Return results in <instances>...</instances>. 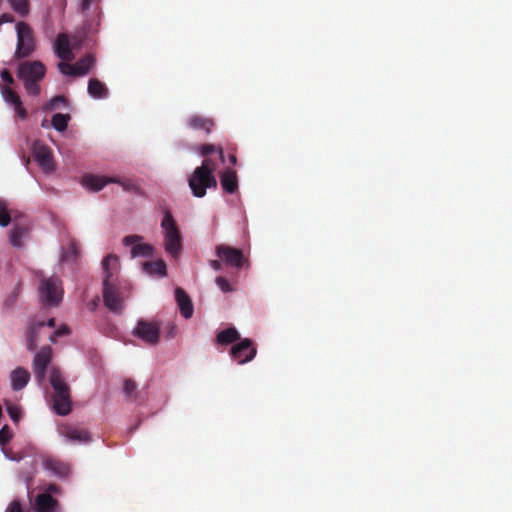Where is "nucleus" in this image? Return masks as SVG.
Segmentation results:
<instances>
[{"label": "nucleus", "instance_id": "8", "mask_svg": "<svg viewBox=\"0 0 512 512\" xmlns=\"http://www.w3.org/2000/svg\"><path fill=\"white\" fill-rule=\"evenodd\" d=\"M132 333L145 343L156 345L160 339V325L156 321L140 319Z\"/></svg>", "mask_w": 512, "mask_h": 512}, {"label": "nucleus", "instance_id": "48", "mask_svg": "<svg viewBox=\"0 0 512 512\" xmlns=\"http://www.w3.org/2000/svg\"><path fill=\"white\" fill-rule=\"evenodd\" d=\"M45 493H49L50 495L51 493L58 494L60 493V487L56 484H49Z\"/></svg>", "mask_w": 512, "mask_h": 512}, {"label": "nucleus", "instance_id": "45", "mask_svg": "<svg viewBox=\"0 0 512 512\" xmlns=\"http://www.w3.org/2000/svg\"><path fill=\"white\" fill-rule=\"evenodd\" d=\"M14 109L19 118H21L22 120L27 118L28 114L26 109L23 107L22 103H20L19 106H15Z\"/></svg>", "mask_w": 512, "mask_h": 512}, {"label": "nucleus", "instance_id": "23", "mask_svg": "<svg viewBox=\"0 0 512 512\" xmlns=\"http://www.w3.org/2000/svg\"><path fill=\"white\" fill-rule=\"evenodd\" d=\"M11 387L14 391L22 390L30 380L28 370L18 367L11 372Z\"/></svg>", "mask_w": 512, "mask_h": 512}, {"label": "nucleus", "instance_id": "19", "mask_svg": "<svg viewBox=\"0 0 512 512\" xmlns=\"http://www.w3.org/2000/svg\"><path fill=\"white\" fill-rule=\"evenodd\" d=\"M44 468L60 478H65L70 474V466L56 458H46L43 462Z\"/></svg>", "mask_w": 512, "mask_h": 512}, {"label": "nucleus", "instance_id": "4", "mask_svg": "<svg viewBox=\"0 0 512 512\" xmlns=\"http://www.w3.org/2000/svg\"><path fill=\"white\" fill-rule=\"evenodd\" d=\"M161 228L163 230L165 251L173 258H177L182 251V235L169 210L164 211Z\"/></svg>", "mask_w": 512, "mask_h": 512}, {"label": "nucleus", "instance_id": "21", "mask_svg": "<svg viewBox=\"0 0 512 512\" xmlns=\"http://www.w3.org/2000/svg\"><path fill=\"white\" fill-rule=\"evenodd\" d=\"M117 183L124 191L138 192L139 187L130 180H121L118 177L98 176V192L101 191L107 184Z\"/></svg>", "mask_w": 512, "mask_h": 512}, {"label": "nucleus", "instance_id": "44", "mask_svg": "<svg viewBox=\"0 0 512 512\" xmlns=\"http://www.w3.org/2000/svg\"><path fill=\"white\" fill-rule=\"evenodd\" d=\"M108 96V89L104 83L98 81V99H103Z\"/></svg>", "mask_w": 512, "mask_h": 512}, {"label": "nucleus", "instance_id": "56", "mask_svg": "<svg viewBox=\"0 0 512 512\" xmlns=\"http://www.w3.org/2000/svg\"><path fill=\"white\" fill-rule=\"evenodd\" d=\"M42 126L45 127L46 126V120H43L42 122Z\"/></svg>", "mask_w": 512, "mask_h": 512}, {"label": "nucleus", "instance_id": "43", "mask_svg": "<svg viewBox=\"0 0 512 512\" xmlns=\"http://www.w3.org/2000/svg\"><path fill=\"white\" fill-rule=\"evenodd\" d=\"M0 75H1V78L2 80L8 84V85H12L14 83V78L13 76L11 75V73L7 70V69H3L1 72H0Z\"/></svg>", "mask_w": 512, "mask_h": 512}, {"label": "nucleus", "instance_id": "26", "mask_svg": "<svg viewBox=\"0 0 512 512\" xmlns=\"http://www.w3.org/2000/svg\"><path fill=\"white\" fill-rule=\"evenodd\" d=\"M44 325H45L44 322H37V323L33 324L29 328L28 335H27V348H28V350L32 351V350H34L36 348L39 330Z\"/></svg>", "mask_w": 512, "mask_h": 512}, {"label": "nucleus", "instance_id": "32", "mask_svg": "<svg viewBox=\"0 0 512 512\" xmlns=\"http://www.w3.org/2000/svg\"><path fill=\"white\" fill-rule=\"evenodd\" d=\"M92 64H93V58L90 56L77 61L75 63L76 76L85 75L88 72V70L90 69V67L92 66Z\"/></svg>", "mask_w": 512, "mask_h": 512}, {"label": "nucleus", "instance_id": "20", "mask_svg": "<svg viewBox=\"0 0 512 512\" xmlns=\"http://www.w3.org/2000/svg\"><path fill=\"white\" fill-rule=\"evenodd\" d=\"M220 183L226 193L234 194L238 190L237 172L227 168L220 174Z\"/></svg>", "mask_w": 512, "mask_h": 512}, {"label": "nucleus", "instance_id": "47", "mask_svg": "<svg viewBox=\"0 0 512 512\" xmlns=\"http://www.w3.org/2000/svg\"><path fill=\"white\" fill-rule=\"evenodd\" d=\"M17 297H18V291L15 290L14 292L11 293V295H9L7 297V299L5 300V305L8 307L13 306L17 300Z\"/></svg>", "mask_w": 512, "mask_h": 512}, {"label": "nucleus", "instance_id": "33", "mask_svg": "<svg viewBox=\"0 0 512 512\" xmlns=\"http://www.w3.org/2000/svg\"><path fill=\"white\" fill-rule=\"evenodd\" d=\"M67 103V100L62 95H57L53 97L51 100H49L43 107V110L46 112L55 110L60 107L61 104L65 105Z\"/></svg>", "mask_w": 512, "mask_h": 512}, {"label": "nucleus", "instance_id": "31", "mask_svg": "<svg viewBox=\"0 0 512 512\" xmlns=\"http://www.w3.org/2000/svg\"><path fill=\"white\" fill-rule=\"evenodd\" d=\"M8 2L20 16H26L29 13V0H8Z\"/></svg>", "mask_w": 512, "mask_h": 512}, {"label": "nucleus", "instance_id": "46", "mask_svg": "<svg viewBox=\"0 0 512 512\" xmlns=\"http://www.w3.org/2000/svg\"><path fill=\"white\" fill-rule=\"evenodd\" d=\"M88 93L96 98V78H91L88 83Z\"/></svg>", "mask_w": 512, "mask_h": 512}, {"label": "nucleus", "instance_id": "1", "mask_svg": "<svg viewBox=\"0 0 512 512\" xmlns=\"http://www.w3.org/2000/svg\"><path fill=\"white\" fill-rule=\"evenodd\" d=\"M101 265L104 305L109 311L120 314L130 290L129 283L120 277V259L116 254H109L102 260Z\"/></svg>", "mask_w": 512, "mask_h": 512}, {"label": "nucleus", "instance_id": "16", "mask_svg": "<svg viewBox=\"0 0 512 512\" xmlns=\"http://www.w3.org/2000/svg\"><path fill=\"white\" fill-rule=\"evenodd\" d=\"M175 299L181 315L188 319L192 317L194 308L189 295L180 287L175 289Z\"/></svg>", "mask_w": 512, "mask_h": 512}, {"label": "nucleus", "instance_id": "22", "mask_svg": "<svg viewBox=\"0 0 512 512\" xmlns=\"http://www.w3.org/2000/svg\"><path fill=\"white\" fill-rule=\"evenodd\" d=\"M14 220L15 224L10 231L9 241L14 247L21 248L23 239L28 235L29 228L27 225L18 223L16 217Z\"/></svg>", "mask_w": 512, "mask_h": 512}, {"label": "nucleus", "instance_id": "36", "mask_svg": "<svg viewBox=\"0 0 512 512\" xmlns=\"http://www.w3.org/2000/svg\"><path fill=\"white\" fill-rule=\"evenodd\" d=\"M217 286L220 288V290L224 293L233 292L235 290L232 283H230L225 277L218 276L215 280Z\"/></svg>", "mask_w": 512, "mask_h": 512}, {"label": "nucleus", "instance_id": "24", "mask_svg": "<svg viewBox=\"0 0 512 512\" xmlns=\"http://www.w3.org/2000/svg\"><path fill=\"white\" fill-rule=\"evenodd\" d=\"M144 271L149 275H159L164 277L167 275V266L164 260L145 262L143 264Z\"/></svg>", "mask_w": 512, "mask_h": 512}, {"label": "nucleus", "instance_id": "13", "mask_svg": "<svg viewBox=\"0 0 512 512\" xmlns=\"http://www.w3.org/2000/svg\"><path fill=\"white\" fill-rule=\"evenodd\" d=\"M32 153L34 160L42 170L46 172L54 170L52 151L47 145L38 141L35 142L33 144Z\"/></svg>", "mask_w": 512, "mask_h": 512}, {"label": "nucleus", "instance_id": "51", "mask_svg": "<svg viewBox=\"0 0 512 512\" xmlns=\"http://www.w3.org/2000/svg\"><path fill=\"white\" fill-rule=\"evenodd\" d=\"M91 0H83L82 1V10L85 11L90 7Z\"/></svg>", "mask_w": 512, "mask_h": 512}, {"label": "nucleus", "instance_id": "35", "mask_svg": "<svg viewBox=\"0 0 512 512\" xmlns=\"http://www.w3.org/2000/svg\"><path fill=\"white\" fill-rule=\"evenodd\" d=\"M6 410L10 418L13 422L18 423L21 418V410L20 408L12 403L6 404Z\"/></svg>", "mask_w": 512, "mask_h": 512}, {"label": "nucleus", "instance_id": "11", "mask_svg": "<svg viewBox=\"0 0 512 512\" xmlns=\"http://www.w3.org/2000/svg\"><path fill=\"white\" fill-rule=\"evenodd\" d=\"M58 433L66 441L74 444H85L93 440L88 430L76 425L62 424L58 427Z\"/></svg>", "mask_w": 512, "mask_h": 512}, {"label": "nucleus", "instance_id": "3", "mask_svg": "<svg viewBox=\"0 0 512 512\" xmlns=\"http://www.w3.org/2000/svg\"><path fill=\"white\" fill-rule=\"evenodd\" d=\"M46 68L40 61L22 62L17 71L18 78L23 82L28 95L38 96L41 92L40 82L45 77Z\"/></svg>", "mask_w": 512, "mask_h": 512}, {"label": "nucleus", "instance_id": "40", "mask_svg": "<svg viewBox=\"0 0 512 512\" xmlns=\"http://www.w3.org/2000/svg\"><path fill=\"white\" fill-rule=\"evenodd\" d=\"M83 185L86 186L91 191H96V176L88 175L83 179Z\"/></svg>", "mask_w": 512, "mask_h": 512}, {"label": "nucleus", "instance_id": "5", "mask_svg": "<svg viewBox=\"0 0 512 512\" xmlns=\"http://www.w3.org/2000/svg\"><path fill=\"white\" fill-rule=\"evenodd\" d=\"M61 281L56 276L41 278L38 286L39 298L44 304L58 306L63 297Z\"/></svg>", "mask_w": 512, "mask_h": 512}, {"label": "nucleus", "instance_id": "55", "mask_svg": "<svg viewBox=\"0 0 512 512\" xmlns=\"http://www.w3.org/2000/svg\"><path fill=\"white\" fill-rule=\"evenodd\" d=\"M69 252H71L72 254H74L76 256V254H77L76 246L75 245H71L69 247Z\"/></svg>", "mask_w": 512, "mask_h": 512}, {"label": "nucleus", "instance_id": "7", "mask_svg": "<svg viewBox=\"0 0 512 512\" xmlns=\"http://www.w3.org/2000/svg\"><path fill=\"white\" fill-rule=\"evenodd\" d=\"M188 185L195 197L202 198L206 195L207 189H217L218 182L214 174L196 167L188 178Z\"/></svg>", "mask_w": 512, "mask_h": 512}, {"label": "nucleus", "instance_id": "6", "mask_svg": "<svg viewBox=\"0 0 512 512\" xmlns=\"http://www.w3.org/2000/svg\"><path fill=\"white\" fill-rule=\"evenodd\" d=\"M16 32L17 46L14 58H26L30 56L36 48L33 29L26 22H18L16 25Z\"/></svg>", "mask_w": 512, "mask_h": 512}, {"label": "nucleus", "instance_id": "52", "mask_svg": "<svg viewBox=\"0 0 512 512\" xmlns=\"http://www.w3.org/2000/svg\"><path fill=\"white\" fill-rule=\"evenodd\" d=\"M228 158H229V162H230L232 165H235V164L237 163L236 155H234V154H230Z\"/></svg>", "mask_w": 512, "mask_h": 512}, {"label": "nucleus", "instance_id": "28", "mask_svg": "<svg viewBox=\"0 0 512 512\" xmlns=\"http://www.w3.org/2000/svg\"><path fill=\"white\" fill-rule=\"evenodd\" d=\"M123 393L130 401L137 399V385L134 380L127 378L123 381Z\"/></svg>", "mask_w": 512, "mask_h": 512}, {"label": "nucleus", "instance_id": "53", "mask_svg": "<svg viewBox=\"0 0 512 512\" xmlns=\"http://www.w3.org/2000/svg\"><path fill=\"white\" fill-rule=\"evenodd\" d=\"M46 325H47L48 327H55V319H54V318L49 319V320L46 322Z\"/></svg>", "mask_w": 512, "mask_h": 512}, {"label": "nucleus", "instance_id": "2", "mask_svg": "<svg viewBox=\"0 0 512 512\" xmlns=\"http://www.w3.org/2000/svg\"><path fill=\"white\" fill-rule=\"evenodd\" d=\"M50 384L53 388L51 396L52 408L60 416H66L72 411L70 387L66 383L60 369L52 367L50 370Z\"/></svg>", "mask_w": 512, "mask_h": 512}, {"label": "nucleus", "instance_id": "49", "mask_svg": "<svg viewBox=\"0 0 512 512\" xmlns=\"http://www.w3.org/2000/svg\"><path fill=\"white\" fill-rule=\"evenodd\" d=\"M14 18L12 15L4 13L0 16V25L6 22H13Z\"/></svg>", "mask_w": 512, "mask_h": 512}, {"label": "nucleus", "instance_id": "30", "mask_svg": "<svg viewBox=\"0 0 512 512\" xmlns=\"http://www.w3.org/2000/svg\"><path fill=\"white\" fill-rule=\"evenodd\" d=\"M199 152L203 157H207L209 154L217 152L220 161L224 162V150L221 146H215L213 144H203L199 147Z\"/></svg>", "mask_w": 512, "mask_h": 512}, {"label": "nucleus", "instance_id": "25", "mask_svg": "<svg viewBox=\"0 0 512 512\" xmlns=\"http://www.w3.org/2000/svg\"><path fill=\"white\" fill-rule=\"evenodd\" d=\"M238 340H240V334L233 327L220 331L216 336V342L220 345H229Z\"/></svg>", "mask_w": 512, "mask_h": 512}, {"label": "nucleus", "instance_id": "12", "mask_svg": "<svg viewBox=\"0 0 512 512\" xmlns=\"http://www.w3.org/2000/svg\"><path fill=\"white\" fill-rule=\"evenodd\" d=\"M257 354V349L251 339L245 338L232 346L230 355L238 364L252 361Z\"/></svg>", "mask_w": 512, "mask_h": 512}, {"label": "nucleus", "instance_id": "41", "mask_svg": "<svg viewBox=\"0 0 512 512\" xmlns=\"http://www.w3.org/2000/svg\"><path fill=\"white\" fill-rule=\"evenodd\" d=\"M70 333V329L68 326L66 325H62L61 327H59L55 332L54 334L50 337V340L52 342L55 341V338L56 337H60V336H64V335H68Z\"/></svg>", "mask_w": 512, "mask_h": 512}, {"label": "nucleus", "instance_id": "27", "mask_svg": "<svg viewBox=\"0 0 512 512\" xmlns=\"http://www.w3.org/2000/svg\"><path fill=\"white\" fill-rule=\"evenodd\" d=\"M69 121V114L56 113L52 116L51 125L55 130L63 132L67 129Z\"/></svg>", "mask_w": 512, "mask_h": 512}, {"label": "nucleus", "instance_id": "50", "mask_svg": "<svg viewBox=\"0 0 512 512\" xmlns=\"http://www.w3.org/2000/svg\"><path fill=\"white\" fill-rule=\"evenodd\" d=\"M210 266L214 269V270H220L222 268V261L219 259V260H211L210 261Z\"/></svg>", "mask_w": 512, "mask_h": 512}, {"label": "nucleus", "instance_id": "10", "mask_svg": "<svg viewBox=\"0 0 512 512\" xmlns=\"http://www.w3.org/2000/svg\"><path fill=\"white\" fill-rule=\"evenodd\" d=\"M52 359V348L44 346L36 353L33 359V372L39 385L45 382L46 371Z\"/></svg>", "mask_w": 512, "mask_h": 512}, {"label": "nucleus", "instance_id": "9", "mask_svg": "<svg viewBox=\"0 0 512 512\" xmlns=\"http://www.w3.org/2000/svg\"><path fill=\"white\" fill-rule=\"evenodd\" d=\"M215 253L223 263L235 269L242 268L247 261L241 249L226 244L217 245Z\"/></svg>", "mask_w": 512, "mask_h": 512}, {"label": "nucleus", "instance_id": "38", "mask_svg": "<svg viewBox=\"0 0 512 512\" xmlns=\"http://www.w3.org/2000/svg\"><path fill=\"white\" fill-rule=\"evenodd\" d=\"M12 439V432L8 425H4L0 429V445L5 446Z\"/></svg>", "mask_w": 512, "mask_h": 512}, {"label": "nucleus", "instance_id": "39", "mask_svg": "<svg viewBox=\"0 0 512 512\" xmlns=\"http://www.w3.org/2000/svg\"><path fill=\"white\" fill-rule=\"evenodd\" d=\"M197 168H199L203 171L209 172L211 174H214V172L217 168V165L211 158L205 157L204 160L202 161V164L200 166H198Z\"/></svg>", "mask_w": 512, "mask_h": 512}, {"label": "nucleus", "instance_id": "42", "mask_svg": "<svg viewBox=\"0 0 512 512\" xmlns=\"http://www.w3.org/2000/svg\"><path fill=\"white\" fill-rule=\"evenodd\" d=\"M5 512H23L22 505L19 500H13L5 510Z\"/></svg>", "mask_w": 512, "mask_h": 512}, {"label": "nucleus", "instance_id": "37", "mask_svg": "<svg viewBox=\"0 0 512 512\" xmlns=\"http://www.w3.org/2000/svg\"><path fill=\"white\" fill-rule=\"evenodd\" d=\"M58 69L64 75L76 76L75 64H69L62 60V62L58 63Z\"/></svg>", "mask_w": 512, "mask_h": 512}, {"label": "nucleus", "instance_id": "14", "mask_svg": "<svg viewBox=\"0 0 512 512\" xmlns=\"http://www.w3.org/2000/svg\"><path fill=\"white\" fill-rule=\"evenodd\" d=\"M143 237L140 235H128L123 238L125 246H132L131 256L135 257H150L153 255L154 248L147 243H141Z\"/></svg>", "mask_w": 512, "mask_h": 512}, {"label": "nucleus", "instance_id": "54", "mask_svg": "<svg viewBox=\"0 0 512 512\" xmlns=\"http://www.w3.org/2000/svg\"><path fill=\"white\" fill-rule=\"evenodd\" d=\"M88 305L90 310H94V308L96 307V299H92Z\"/></svg>", "mask_w": 512, "mask_h": 512}, {"label": "nucleus", "instance_id": "18", "mask_svg": "<svg viewBox=\"0 0 512 512\" xmlns=\"http://www.w3.org/2000/svg\"><path fill=\"white\" fill-rule=\"evenodd\" d=\"M186 122L189 128L193 130H204L207 134L212 131L215 125V122L212 118L199 114L191 115Z\"/></svg>", "mask_w": 512, "mask_h": 512}, {"label": "nucleus", "instance_id": "29", "mask_svg": "<svg viewBox=\"0 0 512 512\" xmlns=\"http://www.w3.org/2000/svg\"><path fill=\"white\" fill-rule=\"evenodd\" d=\"M2 96L7 103L12 104L14 107L22 103L19 95L9 86H4L1 89Z\"/></svg>", "mask_w": 512, "mask_h": 512}, {"label": "nucleus", "instance_id": "34", "mask_svg": "<svg viewBox=\"0 0 512 512\" xmlns=\"http://www.w3.org/2000/svg\"><path fill=\"white\" fill-rule=\"evenodd\" d=\"M11 222V213L5 201L0 199V226L6 227Z\"/></svg>", "mask_w": 512, "mask_h": 512}, {"label": "nucleus", "instance_id": "17", "mask_svg": "<svg viewBox=\"0 0 512 512\" xmlns=\"http://www.w3.org/2000/svg\"><path fill=\"white\" fill-rule=\"evenodd\" d=\"M36 512H57L59 503L49 493H41L35 499Z\"/></svg>", "mask_w": 512, "mask_h": 512}, {"label": "nucleus", "instance_id": "15", "mask_svg": "<svg viewBox=\"0 0 512 512\" xmlns=\"http://www.w3.org/2000/svg\"><path fill=\"white\" fill-rule=\"evenodd\" d=\"M54 50L56 55L63 61H70L73 59V53L70 45V38L66 33H59L55 44Z\"/></svg>", "mask_w": 512, "mask_h": 512}]
</instances>
